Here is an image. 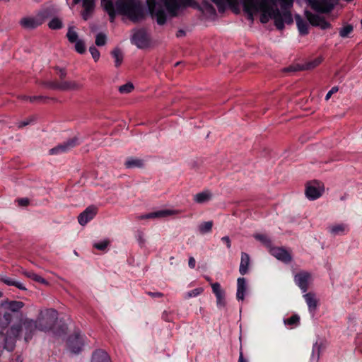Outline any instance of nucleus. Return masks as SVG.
<instances>
[{
	"label": "nucleus",
	"instance_id": "48",
	"mask_svg": "<svg viewBox=\"0 0 362 362\" xmlns=\"http://www.w3.org/2000/svg\"><path fill=\"white\" fill-rule=\"evenodd\" d=\"M134 88V86L133 83L131 82H128V83L119 86V90H120V91L132 90Z\"/></svg>",
	"mask_w": 362,
	"mask_h": 362
},
{
	"label": "nucleus",
	"instance_id": "51",
	"mask_svg": "<svg viewBox=\"0 0 362 362\" xmlns=\"http://www.w3.org/2000/svg\"><path fill=\"white\" fill-rule=\"evenodd\" d=\"M147 294L153 298H160L163 296V294L160 292H147Z\"/></svg>",
	"mask_w": 362,
	"mask_h": 362
},
{
	"label": "nucleus",
	"instance_id": "4",
	"mask_svg": "<svg viewBox=\"0 0 362 362\" xmlns=\"http://www.w3.org/2000/svg\"><path fill=\"white\" fill-rule=\"evenodd\" d=\"M166 9V16H176L182 7L192 5L194 0H160Z\"/></svg>",
	"mask_w": 362,
	"mask_h": 362
},
{
	"label": "nucleus",
	"instance_id": "30",
	"mask_svg": "<svg viewBox=\"0 0 362 362\" xmlns=\"http://www.w3.org/2000/svg\"><path fill=\"white\" fill-rule=\"evenodd\" d=\"M296 21L299 33L303 35H307L308 33V24L307 22L303 20L300 16H296Z\"/></svg>",
	"mask_w": 362,
	"mask_h": 362
},
{
	"label": "nucleus",
	"instance_id": "3",
	"mask_svg": "<svg viewBox=\"0 0 362 362\" xmlns=\"http://www.w3.org/2000/svg\"><path fill=\"white\" fill-rule=\"evenodd\" d=\"M24 303L19 300H4L0 303V336L6 335L4 340H8V331L15 320L18 319Z\"/></svg>",
	"mask_w": 362,
	"mask_h": 362
},
{
	"label": "nucleus",
	"instance_id": "38",
	"mask_svg": "<svg viewBox=\"0 0 362 362\" xmlns=\"http://www.w3.org/2000/svg\"><path fill=\"white\" fill-rule=\"evenodd\" d=\"M300 322V317L298 315H293L289 318L284 320V324L291 327L298 326Z\"/></svg>",
	"mask_w": 362,
	"mask_h": 362
},
{
	"label": "nucleus",
	"instance_id": "5",
	"mask_svg": "<svg viewBox=\"0 0 362 362\" xmlns=\"http://www.w3.org/2000/svg\"><path fill=\"white\" fill-rule=\"evenodd\" d=\"M148 9L152 16L156 18L158 25H164L166 22L167 16L165 11L162 6L156 2V0H146Z\"/></svg>",
	"mask_w": 362,
	"mask_h": 362
},
{
	"label": "nucleus",
	"instance_id": "33",
	"mask_svg": "<svg viewBox=\"0 0 362 362\" xmlns=\"http://www.w3.org/2000/svg\"><path fill=\"white\" fill-rule=\"evenodd\" d=\"M214 223L212 221H206L200 223L198 230L200 234H206L211 231Z\"/></svg>",
	"mask_w": 362,
	"mask_h": 362
},
{
	"label": "nucleus",
	"instance_id": "61",
	"mask_svg": "<svg viewBox=\"0 0 362 362\" xmlns=\"http://www.w3.org/2000/svg\"><path fill=\"white\" fill-rule=\"evenodd\" d=\"M1 296V293H0V297Z\"/></svg>",
	"mask_w": 362,
	"mask_h": 362
},
{
	"label": "nucleus",
	"instance_id": "20",
	"mask_svg": "<svg viewBox=\"0 0 362 362\" xmlns=\"http://www.w3.org/2000/svg\"><path fill=\"white\" fill-rule=\"evenodd\" d=\"M322 62V57H319L315 59L314 60L308 62L304 66H300V65H294V66H290L289 67L285 68L284 69V71L286 72H295L303 69H311L316 66H317L321 62Z\"/></svg>",
	"mask_w": 362,
	"mask_h": 362
},
{
	"label": "nucleus",
	"instance_id": "27",
	"mask_svg": "<svg viewBox=\"0 0 362 362\" xmlns=\"http://www.w3.org/2000/svg\"><path fill=\"white\" fill-rule=\"evenodd\" d=\"M212 198V194L209 190H204L199 193L196 194L194 196V201L197 204H204Z\"/></svg>",
	"mask_w": 362,
	"mask_h": 362
},
{
	"label": "nucleus",
	"instance_id": "34",
	"mask_svg": "<svg viewBox=\"0 0 362 362\" xmlns=\"http://www.w3.org/2000/svg\"><path fill=\"white\" fill-rule=\"evenodd\" d=\"M23 274L25 276L33 279V281H35L36 282H39L42 284H48V282L47 281V280H45L44 278H42V276H40V275H38L34 272L25 271V272H23Z\"/></svg>",
	"mask_w": 362,
	"mask_h": 362
},
{
	"label": "nucleus",
	"instance_id": "45",
	"mask_svg": "<svg viewBox=\"0 0 362 362\" xmlns=\"http://www.w3.org/2000/svg\"><path fill=\"white\" fill-rule=\"evenodd\" d=\"M203 292V289L202 288H196L192 291H189L186 294V298H193L197 297L200 295Z\"/></svg>",
	"mask_w": 362,
	"mask_h": 362
},
{
	"label": "nucleus",
	"instance_id": "12",
	"mask_svg": "<svg viewBox=\"0 0 362 362\" xmlns=\"http://www.w3.org/2000/svg\"><path fill=\"white\" fill-rule=\"evenodd\" d=\"M78 144V140L76 138L71 139L63 144H61L49 150V154L56 155L63 153H66L70 151L71 148L75 147Z\"/></svg>",
	"mask_w": 362,
	"mask_h": 362
},
{
	"label": "nucleus",
	"instance_id": "7",
	"mask_svg": "<svg viewBox=\"0 0 362 362\" xmlns=\"http://www.w3.org/2000/svg\"><path fill=\"white\" fill-rule=\"evenodd\" d=\"M97 0H73L74 5L81 4V16L84 21L88 20L93 14Z\"/></svg>",
	"mask_w": 362,
	"mask_h": 362
},
{
	"label": "nucleus",
	"instance_id": "13",
	"mask_svg": "<svg viewBox=\"0 0 362 362\" xmlns=\"http://www.w3.org/2000/svg\"><path fill=\"white\" fill-rule=\"evenodd\" d=\"M98 213V208L94 205L88 206L78 216V221L80 225L85 226L88 222L92 220Z\"/></svg>",
	"mask_w": 362,
	"mask_h": 362
},
{
	"label": "nucleus",
	"instance_id": "43",
	"mask_svg": "<svg viewBox=\"0 0 362 362\" xmlns=\"http://www.w3.org/2000/svg\"><path fill=\"white\" fill-rule=\"evenodd\" d=\"M106 43V35L103 33H99L97 35L95 38V44L98 46L105 45Z\"/></svg>",
	"mask_w": 362,
	"mask_h": 362
},
{
	"label": "nucleus",
	"instance_id": "50",
	"mask_svg": "<svg viewBox=\"0 0 362 362\" xmlns=\"http://www.w3.org/2000/svg\"><path fill=\"white\" fill-rule=\"evenodd\" d=\"M56 70L57 71V74L61 78H63L66 76V72L64 69L57 67Z\"/></svg>",
	"mask_w": 362,
	"mask_h": 362
},
{
	"label": "nucleus",
	"instance_id": "41",
	"mask_svg": "<svg viewBox=\"0 0 362 362\" xmlns=\"http://www.w3.org/2000/svg\"><path fill=\"white\" fill-rule=\"evenodd\" d=\"M66 37L70 42H76L78 41V34L74 30V28H70L67 32Z\"/></svg>",
	"mask_w": 362,
	"mask_h": 362
},
{
	"label": "nucleus",
	"instance_id": "26",
	"mask_svg": "<svg viewBox=\"0 0 362 362\" xmlns=\"http://www.w3.org/2000/svg\"><path fill=\"white\" fill-rule=\"evenodd\" d=\"M175 214V211L169 209L160 210L141 216V218H156L166 217Z\"/></svg>",
	"mask_w": 362,
	"mask_h": 362
},
{
	"label": "nucleus",
	"instance_id": "53",
	"mask_svg": "<svg viewBox=\"0 0 362 362\" xmlns=\"http://www.w3.org/2000/svg\"><path fill=\"white\" fill-rule=\"evenodd\" d=\"M188 264H189V267L191 269H194L195 267L196 261H195V259L193 257H190L189 258Z\"/></svg>",
	"mask_w": 362,
	"mask_h": 362
},
{
	"label": "nucleus",
	"instance_id": "54",
	"mask_svg": "<svg viewBox=\"0 0 362 362\" xmlns=\"http://www.w3.org/2000/svg\"><path fill=\"white\" fill-rule=\"evenodd\" d=\"M18 202L19 205L23 206H27L29 203V200L26 198L21 199Z\"/></svg>",
	"mask_w": 362,
	"mask_h": 362
},
{
	"label": "nucleus",
	"instance_id": "15",
	"mask_svg": "<svg viewBox=\"0 0 362 362\" xmlns=\"http://www.w3.org/2000/svg\"><path fill=\"white\" fill-rule=\"evenodd\" d=\"M310 279L311 275L309 272L301 271L295 275L294 281L301 291L305 293L308 288V283Z\"/></svg>",
	"mask_w": 362,
	"mask_h": 362
},
{
	"label": "nucleus",
	"instance_id": "39",
	"mask_svg": "<svg viewBox=\"0 0 362 362\" xmlns=\"http://www.w3.org/2000/svg\"><path fill=\"white\" fill-rule=\"evenodd\" d=\"M6 335L1 334L0 336V355L3 352L4 349H7L9 351H12L13 349H9L8 346L9 345V341L6 339V340H4V337Z\"/></svg>",
	"mask_w": 362,
	"mask_h": 362
},
{
	"label": "nucleus",
	"instance_id": "52",
	"mask_svg": "<svg viewBox=\"0 0 362 362\" xmlns=\"http://www.w3.org/2000/svg\"><path fill=\"white\" fill-rule=\"evenodd\" d=\"M221 240L226 244L228 248H230L231 243L228 236H224L221 238Z\"/></svg>",
	"mask_w": 362,
	"mask_h": 362
},
{
	"label": "nucleus",
	"instance_id": "35",
	"mask_svg": "<svg viewBox=\"0 0 362 362\" xmlns=\"http://www.w3.org/2000/svg\"><path fill=\"white\" fill-rule=\"evenodd\" d=\"M112 55L115 59V66H119L123 60V54L122 51L118 48H115L112 51Z\"/></svg>",
	"mask_w": 362,
	"mask_h": 362
},
{
	"label": "nucleus",
	"instance_id": "44",
	"mask_svg": "<svg viewBox=\"0 0 362 362\" xmlns=\"http://www.w3.org/2000/svg\"><path fill=\"white\" fill-rule=\"evenodd\" d=\"M75 49L79 54L84 53L86 51L84 42L81 40H78V41H76L75 42Z\"/></svg>",
	"mask_w": 362,
	"mask_h": 362
},
{
	"label": "nucleus",
	"instance_id": "31",
	"mask_svg": "<svg viewBox=\"0 0 362 362\" xmlns=\"http://www.w3.org/2000/svg\"><path fill=\"white\" fill-rule=\"evenodd\" d=\"M254 237L256 240L261 242L269 250L272 247V240L267 235L257 233L254 235Z\"/></svg>",
	"mask_w": 362,
	"mask_h": 362
},
{
	"label": "nucleus",
	"instance_id": "22",
	"mask_svg": "<svg viewBox=\"0 0 362 362\" xmlns=\"http://www.w3.org/2000/svg\"><path fill=\"white\" fill-rule=\"evenodd\" d=\"M247 289L246 279L244 277H239L237 279L236 298L238 300H243Z\"/></svg>",
	"mask_w": 362,
	"mask_h": 362
},
{
	"label": "nucleus",
	"instance_id": "1",
	"mask_svg": "<svg viewBox=\"0 0 362 362\" xmlns=\"http://www.w3.org/2000/svg\"><path fill=\"white\" fill-rule=\"evenodd\" d=\"M101 5L108 13L111 22L115 21L116 13L127 16L133 22L144 18L142 5L137 0H116L115 7L111 0H101Z\"/></svg>",
	"mask_w": 362,
	"mask_h": 362
},
{
	"label": "nucleus",
	"instance_id": "16",
	"mask_svg": "<svg viewBox=\"0 0 362 362\" xmlns=\"http://www.w3.org/2000/svg\"><path fill=\"white\" fill-rule=\"evenodd\" d=\"M305 16L310 23L314 26H319L323 30L330 28V23L317 14H313L309 11H305Z\"/></svg>",
	"mask_w": 362,
	"mask_h": 362
},
{
	"label": "nucleus",
	"instance_id": "49",
	"mask_svg": "<svg viewBox=\"0 0 362 362\" xmlns=\"http://www.w3.org/2000/svg\"><path fill=\"white\" fill-rule=\"evenodd\" d=\"M33 122V119L32 118H28L23 121H21V122H19L18 123V127L19 128H21V127H23L25 126H27L28 124H30L31 122Z\"/></svg>",
	"mask_w": 362,
	"mask_h": 362
},
{
	"label": "nucleus",
	"instance_id": "37",
	"mask_svg": "<svg viewBox=\"0 0 362 362\" xmlns=\"http://www.w3.org/2000/svg\"><path fill=\"white\" fill-rule=\"evenodd\" d=\"M202 12L209 16H215L216 10L214 6L207 2H203L202 6Z\"/></svg>",
	"mask_w": 362,
	"mask_h": 362
},
{
	"label": "nucleus",
	"instance_id": "24",
	"mask_svg": "<svg viewBox=\"0 0 362 362\" xmlns=\"http://www.w3.org/2000/svg\"><path fill=\"white\" fill-rule=\"evenodd\" d=\"M90 362H112V361L106 351L98 349L93 353Z\"/></svg>",
	"mask_w": 362,
	"mask_h": 362
},
{
	"label": "nucleus",
	"instance_id": "42",
	"mask_svg": "<svg viewBox=\"0 0 362 362\" xmlns=\"http://www.w3.org/2000/svg\"><path fill=\"white\" fill-rule=\"evenodd\" d=\"M49 27L54 30L59 29L62 27V23L60 19L54 18L49 21Z\"/></svg>",
	"mask_w": 362,
	"mask_h": 362
},
{
	"label": "nucleus",
	"instance_id": "36",
	"mask_svg": "<svg viewBox=\"0 0 362 362\" xmlns=\"http://www.w3.org/2000/svg\"><path fill=\"white\" fill-rule=\"evenodd\" d=\"M321 345L315 343L313 346V352L310 358V362H318L320 355Z\"/></svg>",
	"mask_w": 362,
	"mask_h": 362
},
{
	"label": "nucleus",
	"instance_id": "21",
	"mask_svg": "<svg viewBox=\"0 0 362 362\" xmlns=\"http://www.w3.org/2000/svg\"><path fill=\"white\" fill-rule=\"evenodd\" d=\"M323 189L315 185L309 184L305 189V195L310 200H315L321 197Z\"/></svg>",
	"mask_w": 362,
	"mask_h": 362
},
{
	"label": "nucleus",
	"instance_id": "9",
	"mask_svg": "<svg viewBox=\"0 0 362 362\" xmlns=\"http://www.w3.org/2000/svg\"><path fill=\"white\" fill-rule=\"evenodd\" d=\"M57 320V312L56 310L50 308L46 309L45 310H42L40 313L37 320L39 322H45L47 324V327H45L44 330L47 329H50L52 325H54Z\"/></svg>",
	"mask_w": 362,
	"mask_h": 362
},
{
	"label": "nucleus",
	"instance_id": "46",
	"mask_svg": "<svg viewBox=\"0 0 362 362\" xmlns=\"http://www.w3.org/2000/svg\"><path fill=\"white\" fill-rule=\"evenodd\" d=\"M108 245H109V241L105 240L101 241L100 243H95L93 245V246H94V247H95L96 249H98L99 250H105V248L107 247Z\"/></svg>",
	"mask_w": 362,
	"mask_h": 362
},
{
	"label": "nucleus",
	"instance_id": "8",
	"mask_svg": "<svg viewBox=\"0 0 362 362\" xmlns=\"http://www.w3.org/2000/svg\"><path fill=\"white\" fill-rule=\"evenodd\" d=\"M84 344V337L80 332H76L67 340V346L69 349L73 354H79L82 350Z\"/></svg>",
	"mask_w": 362,
	"mask_h": 362
},
{
	"label": "nucleus",
	"instance_id": "23",
	"mask_svg": "<svg viewBox=\"0 0 362 362\" xmlns=\"http://www.w3.org/2000/svg\"><path fill=\"white\" fill-rule=\"evenodd\" d=\"M303 297L308 305L309 312L314 315L317 307V300L315 294L310 292L304 294Z\"/></svg>",
	"mask_w": 362,
	"mask_h": 362
},
{
	"label": "nucleus",
	"instance_id": "10",
	"mask_svg": "<svg viewBox=\"0 0 362 362\" xmlns=\"http://www.w3.org/2000/svg\"><path fill=\"white\" fill-rule=\"evenodd\" d=\"M44 22L42 13H38L36 16H27L21 19L20 24L27 29H33L42 25Z\"/></svg>",
	"mask_w": 362,
	"mask_h": 362
},
{
	"label": "nucleus",
	"instance_id": "47",
	"mask_svg": "<svg viewBox=\"0 0 362 362\" xmlns=\"http://www.w3.org/2000/svg\"><path fill=\"white\" fill-rule=\"evenodd\" d=\"M89 51L94 59L95 62H97L100 58V52L96 47L92 46L89 48Z\"/></svg>",
	"mask_w": 362,
	"mask_h": 362
},
{
	"label": "nucleus",
	"instance_id": "14",
	"mask_svg": "<svg viewBox=\"0 0 362 362\" xmlns=\"http://www.w3.org/2000/svg\"><path fill=\"white\" fill-rule=\"evenodd\" d=\"M46 88L72 90L81 88L80 84L75 81H66L59 83L55 81H47L45 83Z\"/></svg>",
	"mask_w": 362,
	"mask_h": 362
},
{
	"label": "nucleus",
	"instance_id": "60",
	"mask_svg": "<svg viewBox=\"0 0 362 362\" xmlns=\"http://www.w3.org/2000/svg\"><path fill=\"white\" fill-rule=\"evenodd\" d=\"M361 25H362V19L361 20Z\"/></svg>",
	"mask_w": 362,
	"mask_h": 362
},
{
	"label": "nucleus",
	"instance_id": "18",
	"mask_svg": "<svg viewBox=\"0 0 362 362\" xmlns=\"http://www.w3.org/2000/svg\"><path fill=\"white\" fill-rule=\"evenodd\" d=\"M132 42L139 48H144L148 45V35L144 30H137L133 35Z\"/></svg>",
	"mask_w": 362,
	"mask_h": 362
},
{
	"label": "nucleus",
	"instance_id": "19",
	"mask_svg": "<svg viewBox=\"0 0 362 362\" xmlns=\"http://www.w3.org/2000/svg\"><path fill=\"white\" fill-rule=\"evenodd\" d=\"M212 291L216 298L218 308H223L226 306L225 291L221 288V284L218 282L211 284Z\"/></svg>",
	"mask_w": 362,
	"mask_h": 362
},
{
	"label": "nucleus",
	"instance_id": "29",
	"mask_svg": "<svg viewBox=\"0 0 362 362\" xmlns=\"http://www.w3.org/2000/svg\"><path fill=\"white\" fill-rule=\"evenodd\" d=\"M0 280L8 286H13L21 290H26L25 287L22 283L6 276H0Z\"/></svg>",
	"mask_w": 362,
	"mask_h": 362
},
{
	"label": "nucleus",
	"instance_id": "25",
	"mask_svg": "<svg viewBox=\"0 0 362 362\" xmlns=\"http://www.w3.org/2000/svg\"><path fill=\"white\" fill-rule=\"evenodd\" d=\"M250 258L247 253H241V259L239 267V272L242 275L246 274L249 271Z\"/></svg>",
	"mask_w": 362,
	"mask_h": 362
},
{
	"label": "nucleus",
	"instance_id": "40",
	"mask_svg": "<svg viewBox=\"0 0 362 362\" xmlns=\"http://www.w3.org/2000/svg\"><path fill=\"white\" fill-rule=\"evenodd\" d=\"M353 26L351 25H346L344 26L339 30V35L341 37H346L351 34L353 31Z\"/></svg>",
	"mask_w": 362,
	"mask_h": 362
},
{
	"label": "nucleus",
	"instance_id": "28",
	"mask_svg": "<svg viewBox=\"0 0 362 362\" xmlns=\"http://www.w3.org/2000/svg\"><path fill=\"white\" fill-rule=\"evenodd\" d=\"M349 230L347 225L344 223L333 225L329 226V231L333 235H344Z\"/></svg>",
	"mask_w": 362,
	"mask_h": 362
},
{
	"label": "nucleus",
	"instance_id": "2",
	"mask_svg": "<svg viewBox=\"0 0 362 362\" xmlns=\"http://www.w3.org/2000/svg\"><path fill=\"white\" fill-rule=\"evenodd\" d=\"M44 330L43 327H38L37 322L29 318H23L20 315L16 323L11 326L8 331L9 349H14L16 339L23 335L25 341L30 340L37 330Z\"/></svg>",
	"mask_w": 362,
	"mask_h": 362
},
{
	"label": "nucleus",
	"instance_id": "32",
	"mask_svg": "<svg viewBox=\"0 0 362 362\" xmlns=\"http://www.w3.org/2000/svg\"><path fill=\"white\" fill-rule=\"evenodd\" d=\"M124 165L127 168H141L143 166V160L139 158H129L126 160Z\"/></svg>",
	"mask_w": 362,
	"mask_h": 362
},
{
	"label": "nucleus",
	"instance_id": "6",
	"mask_svg": "<svg viewBox=\"0 0 362 362\" xmlns=\"http://www.w3.org/2000/svg\"><path fill=\"white\" fill-rule=\"evenodd\" d=\"M13 96L24 103H47L54 100L52 98L44 95H29L25 92H16Z\"/></svg>",
	"mask_w": 362,
	"mask_h": 362
},
{
	"label": "nucleus",
	"instance_id": "59",
	"mask_svg": "<svg viewBox=\"0 0 362 362\" xmlns=\"http://www.w3.org/2000/svg\"><path fill=\"white\" fill-rule=\"evenodd\" d=\"M205 279H206V280L207 281H209V282H211V279L210 277H209V276H206V277H205Z\"/></svg>",
	"mask_w": 362,
	"mask_h": 362
},
{
	"label": "nucleus",
	"instance_id": "58",
	"mask_svg": "<svg viewBox=\"0 0 362 362\" xmlns=\"http://www.w3.org/2000/svg\"><path fill=\"white\" fill-rule=\"evenodd\" d=\"M339 90V88L337 86H333L330 90H333V91H335V90Z\"/></svg>",
	"mask_w": 362,
	"mask_h": 362
},
{
	"label": "nucleus",
	"instance_id": "17",
	"mask_svg": "<svg viewBox=\"0 0 362 362\" xmlns=\"http://www.w3.org/2000/svg\"><path fill=\"white\" fill-rule=\"evenodd\" d=\"M269 252L277 259L284 263L288 264L291 262L292 260V257L291 254L283 247H272L269 250Z\"/></svg>",
	"mask_w": 362,
	"mask_h": 362
},
{
	"label": "nucleus",
	"instance_id": "57",
	"mask_svg": "<svg viewBox=\"0 0 362 362\" xmlns=\"http://www.w3.org/2000/svg\"><path fill=\"white\" fill-rule=\"evenodd\" d=\"M185 35V31L180 30L177 33V37H181Z\"/></svg>",
	"mask_w": 362,
	"mask_h": 362
},
{
	"label": "nucleus",
	"instance_id": "55",
	"mask_svg": "<svg viewBox=\"0 0 362 362\" xmlns=\"http://www.w3.org/2000/svg\"><path fill=\"white\" fill-rule=\"evenodd\" d=\"M238 362H247L246 359H245L243 356V353L242 351V349H240V354H239V358Z\"/></svg>",
	"mask_w": 362,
	"mask_h": 362
},
{
	"label": "nucleus",
	"instance_id": "11",
	"mask_svg": "<svg viewBox=\"0 0 362 362\" xmlns=\"http://www.w3.org/2000/svg\"><path fill=\"white\" fill-rule=\"evenodd\" d=\"M311 8L319 13H328L333 8L331 0H309Z\"/></svg>",
	"mask_w": 362,
	"mask_h": 362
},
{
	"label": "nucleus",
	"instance_id": "56",
	"mask_svg": "<svg viewBox=\"0 0 362 362\" xmlns=\"http://www.w3.org/2000/svg\"><path fill=\"white\" fill-rule=\"evenodd\" d=\"M334 92H327L326 96H325V100H328L330 97L332 96V95L333 94Z\"/></svg>",
	"mask_w": 362,
	"mask_h": 362
}]
</instances>
